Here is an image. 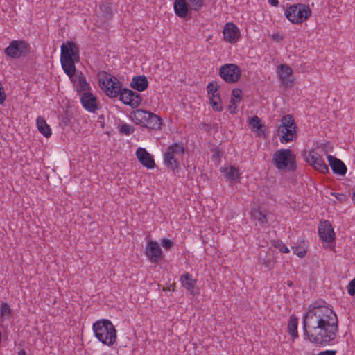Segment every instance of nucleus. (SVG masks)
I'll return each mask as SVG.
<instances>
[{"instance_id": "c9c22d12", "label": "nucleus", "mask_w": 355, "mask_h": 355, "mask_svg": "<svg viewBox=\"0 0 355 355\" xmlns=\"http://www.w3.org/2000/svg\"><path fill=\"white\" fill-rule=\"evenodd\" d=\"M11 309L9 304L6 302H3L1 305V317L3 320L6 318V316H8L11 313Z\"/></svg>"}, {"instance_id": "c03bdc74", "label": "nucleus", "mask_w": 355, "mask_h": 355, "mask_svg": "<svg viewBox=\"0 0 355 355\" xmlns=\"http://www.w3.org/2000/svg\"><path fill=\"white\" fill-rule=\"evenodd\" d=\"M241 90L238 88H235L232 91V96L238 99L239 101L241 99Z\"/></svg>"}, {"instance_id": "c85d7f7f", "label": "nucleus", "mask_w": 355, "mask_h": 355, "mask_svg": "<svg viewBox=\"0 0 355 355\" xmlns=\"http://www.w3.org/2000/svg\"><path fill=\"white\" fill-rule=\"evenodd\" d=\"M100 10L101 12V18L103 20H108L112 17V10L110 6L107 3H103L100 5Z\"/></svg>"}, {"instance_id": "412c9836", "label": "nucleus", "mask_w": 355, "mask_h": 355, "mask_svg": "<svg viewBox=\"0 0 355 355\" xmlns=\"http://www.w3.org/2000/svg\"><path fill=\"white\" fill-rule=\"evenodd\" d=\"M181 282L182 286L191 292V294L195 295L196 293L194 291L195 286H196V280L193 279L192 275L189 272H187L184 275L181 276Z\"/></svg>"}, {"instance_id": "79ce46f5", "label": "nucleus", "mask_w": 355, "mask_h": 355, "mask_svg": "<svg viewBox=\"0 0 355 355\" xmlns=\"http://www.w3.org/2000/svg\"><path fill=\"white\" fill-rule=\"evenodd\" d=\"M347 293L351 296L355 295V277L349 282L347 286Z\"/></svg>"}, {"instance_id": "20e7f679", "label": "nucleus", "mask_w": 355, "mask_h": 355, "mask_svg": "<svg viewBox=\"0 0 355 355\" xmlns=\"http://www.w3.org/2000/svg\"><path fill=\"white\" fill-rule=\"evenodd\" d=\"M297 125L292 115L284 116L277 129V135L279 137L280 142L286 144L295 141L297 137Z\"/></svg>"}, {"instance_id": "a211bd4d", "label": "nucleus", "mask_w": 355, "mask_h": 355, "mask_svg": "<svg viewBox=\"0 0 355 355\" xmlns=\"http://www.w3.org/2000/svg\"><path fill=\"white\" fill-rule=\"evenodd\" d=\"M148 81L145 76H134L130 82V87L138 92H143L147 89Z\"/></svg>"}, {"instance_id": "c756f323", "label": "nucleus", "mask_w": 355, "mask_h": 355, "mask_svg": "<svg viewBox=\"0 0 355 355\" xmlns=\"http://www.w3.org/2000/svg\"><path fill=\"white\" fill-rule=\"evenodd\" d=\"M77 78H78V92H86L90 89L89 84L87 82L86 78L82 72H80V73L77 76Z\"/></svg>"}, {"instance_id": "ea45409f", "label": "nucleus", "mask_w": 355, "mask_h": 355, "mask_svg": "<svg viewBox=\"0 0 355 355\" xmlns=\"http://www.w3.org/2000/svg\"><path fill=\"white\" fill-rule=\"evenodd\" d=\"M293 250L294 254H295L300 258L304 257L306 254V250L300 246L293 247Z\"/></svg>"}, {"instance_id": "f03ea898", "label": "nucleus", "mask_w": 355, "mask_h": 355, "mask_svg": "<svg viewBox=\"0 0 355 355\" xmlns=\"http://www.w3.org/2000/svg\"><path fill=\"white\" fill-rule=\"evenodd\" d=\"M79 48L73 42L67 41L61 46L60 62L64 73L71 79L76 73L75 63L79 62Z\"/></svg>"}, {"instance_id": "09e8293b", "label": "nucleus", "mask_w": 355, "mask_h": 355, "mask_svg": "<svg viewBox=\"0 0 355 355\" xmlns=\"http://www.w3.org/2000/svg\"><path fill=\"white\" fill-rule=\"evenodd\" d=\"M268 2L270 3L272 6H277L279 5V1L278 0H268Z\"/></svg>"}, {"instance_id": "37998d69", "label": "nucleus", "mask_w": 355, "mask_h": 355, "mask_svg": "<svg viewBox=\"0 0 355 355\" xmlns=\"http://www.w3.org/2000/svg\"><path fill=\"white\" fill-rule=\"evenodd\" d=\"M162 245L166 250L170 249L174 245V243L168 239H163L162 240Z\"/></svg>"}, {"instance_id": "58836bf2", "label": "nucleus", "mask_w": 355, "mask_h": 355, "mask_svg": "<svg viewBox=\"0 0 355 355\" xmlns=\"http://www.w3.org/2000/svg\"><path fill=\"white\" fill-rule=\"evenodd\" d=\"M273 245L283 253H288L289 252L288 248L279 240L273 241Z\"/></svg>"}, {"instance_id": "3c124183", "label": "nucleus", "mask_w": 355, "mask_h": 355, "mask_svg": "<svg viewBox=\"0 0 355 355\" xmlns=\"http://www.w3.org/2000/svg\"><path fill=\"white\" fill-rule=\"evenodd\" d=\"M322 150L326 153H328V149H327V144H322Z\"/></svg>"}, {"instance_id": "393cba45", "label": "nucleus", "mask_w": 355, "mask_h": 355, "mask_svg": "<svg viewBox=\"0 0 355 355\" xmlns=\"http://www.w3.org/2000/svg\"><path fill=\"white\" fill-rule=\"evenodd\" d=\"M297 324V318L294 315H291L288 323V330L289 334L294 338L298 337Z\"/></svg>"}, {"instance_id": "1a4fd4ad", "label": "nucleus", "mask_w": 355, "mask_h": 355, "mask_svg": "<svg viewBox=\"0 0 355 355\" xmlns=\"http://www.w3.org/2000/svg\"><path fill=\"white\" fill-rule=\"evenodd\" d=\"M30 45L24 40H13L4 49V53L8 57L17 59L26 56L30 52Z\"/></svg>"}, {"instance_id": "9d476101", "label": "nucleus", "mask_w": 355, "mask_h": 355, "mask_svg": "<svg viewBox=\"0 0 355 355\" xmlns=\"http://www.w3.org/2000/svg\"><path fill=\"white\" fill-rule=\"evenodd\" d=\"M219 75L225 83H234L240 79L241 70L235 64H225L220 67Z\"/></svg>"}, {"instance_id": "4468645a", "label": "nucleus", "mask_w": 355, "mask_h": 355, "mask_svg": "<svg viewBox=\"0 0 355 355\" xmlns=\"http://www.w3.org/2000/svg\"><path fill=\"white\" fill-rule=\"evenodd\" d=\"M136 155L139 162L147 168H153L155 166V160L153 155H151L145 148H139L136 151Z\"/></svg>"}, {"instance_id": "a878e982", "label": "nucleus", "mask_w": 355, "mask_h": 355, "mask_svg": "<svg viewBox=\"0 0 355 355\" xmlns=\"http://www.w3.org/2000/svg\"><path fill=\"white\" fill-rule=\"evenodd\" d=\"M209 103L214 110L217 112L223 111V106L221 105V98L219 94L209 96Z\"/></svg>"}, {"instance_id": "b1692460", "label": "nucleus", "mask_w": 355, "mask_h": 355, "mask_svg": "<svg viewBox=\"0 0 355 355\" xmlns=\"http://www.w3.org/2000/svg\"><path fill=\"white\" fill-rule=\"evenodd\" d=\"M220 171L224 173L225 177L231 181H234L240 178L239 169L234 166L221 168Z\"/></svg>"}, {"instance_id": "49530a36", "label": "nucleus", "mask_w": 355, "mask_h": 355, "mask_svg": "<svg viewBox=\"0 0 355 355\" xmlns=\"http://www.w3.org/2000/svg\"><path fill=\"white\" fill-rule=\"evenodd\" d=\"M230 103V105L229 106V108L230 110L233 109V110H231V113L234 114V113H235V110L237 108L236 102L235 99L231 98Z\"/></svg>"}, {"instance_id": "2eb2a0df", "label": "nucleus", "mask_w": 355, "mask_h": 355, "mask_svg": "<svg viewBox=\"0 0 355 355\" xmlns=\"http://www.w3.org/2000/svg\"><path fill=\"white\" fill-rule=\"evenodd\" d=\"M224 40L230 44H234L239 37V29L233 23H227L223 29Z\"/></svg>"}, {"instance_id": "f704fd0d", "label": "nucleus", "mask_w": 355, "mask_h": 355, "mask_svg": "<svg viewBox=\"0 0 355 355\" xmlns=\"http://www.w3.org/2000/svg\"><path fill=\"white\" fill-rule=\"evenodd\" d=\"M249 124L252 128H256L258 130H261V128L263 127V125L261 123L260 119L256 116L251 117L249 119Z\"/></svg>"}, {"instance_id": "de8ad7c7", "label": "nucleus", "mask_w": 355, "mask_h": 355, "mask_svg": "<svg viewBox=\"0 0 355 355\" xmlns=\"http://www.w3.org/2000/svg\"><path fill=\"white\" fill-rule=\"evenodd\" d=\"M336 350H325L319 352L317 355H336Z\"/></svg>"}, {"instance_id": "864d4df0", "label": "nucleus", "mask_w": 355, "mask_h": 355, "mask_svg": "<svg viewBox=\"0 0 355 355\" xmlns=\"http://www.w3.org/2000/svg\"><path fill=\"white\" fill-rule=\"evenodd\" d=\"M286 284H287L289 287H291V286H293V282H291V280H288V281L286 282Z\"/></svg>"}, {"instance_id": "a18cd8bd", "label": "nucleus", "mask_w": 355, "mask_h": 355, "mask_svg": "<svg viewBox=\"0 0 355 355\" xmlns=\"http://www.w3.org/2000/svg\"><path fill=\"white\" fill-rule=\"evenodd\" d=\"M6 95L4 92V89L0 83V105L3 104L6 100Z\"/></svg>"}, {"instance_id": "6e6552de", "label": "nucleus", "mask_w": 355, "mask_h": 355, "mask_svg": "<svg viewBox=\"0 0 355 355\" xmlns=\"http://www.w3.org/2000/svg\"><path fill=\"white\" fill-rule=\"evenodd\" d=\"M184 153V148L182 144L175 143L169 146L164 154V164L173 171L179 169L180 164L178 157Z\"/></svg>"}, {"instance_id": "7c9ffc66", "label": "nucleus", "mask_w": 355, "mask_h": 355, "mask_svg": "<svg viewBox=\"0 0 355 355\" xmlns=\"http://www.w3.org/2000/svg\"><path fill=\"white\" fill-rule=\"evenodd\" d=\"M315 169L318 170V171L326 173H328L329 168L327 165L324 163V160L322 159V157L319 155V157L315 160V163L312 166Z\"/></svg>"}, {"instance_id": "e433bc0d", "label": "nucleus", "mask_w": 355, "mask_h": 355, "mask_svg": "<svg viewBox=\"0 0 355 355\" xmlns=\"http://www.w3.org/2000/svg\"><path fill=\"white\" fill-rule=\"evenodd\" d=\"M134 130L135 128L127 123H123L119 128L120 133L125 135H130L134 132Z\"/></svg>"}, {"instance_id": "dca6fc26", "label": "nucleus", "mask_w": 355, "mask_h": 355, "mask_svg": "<svg viewBox=\"0 0 355 355\" xmlns=\"http://www.w3.org/2000/svg\"><path fill=\"white\" fill-rule=\"evenodd\" d=\"M83 107L89 112H95L98 109L96 98L90 92H85L80 98Z\"/></svg>"}, {"instance_id": "0eeeda50", "label": "nucleus", "mask_w": 355, "mask_h": 355, "mask_svg": "<svg viewBox=\"0 0 355 355\" xmlns=\"http://www.w3.org/2000/svg\"><path fill=\"white\" fill-rule=\"evenodd\" d=\"M275 167L279 170L288 168L290 171H295V156L290 149H281L276 151L272 157Z\"/></svg>"}, {"instance_id": "6e6d98bb", "label": "nucleus", "mask_w": 355, "mask_h": 355, "mask_svg": "<svg viewBox=\"0 0 355 355\" xmlns=\"http://www.w3.org/2000/svg\"><path fill=\"white\" fill-rule=\"evenodd\" d=\"M352 200H353L354 203L355 204V191L353 193Z\"/></svg>"}, {"instance_id": "aec40b11", "label": "nucleus", "mask_w": 355, "mask_h": 355, "mask_svg": "<svg viewBox=\"0 0 355 355\" xmlns=\"http://www.w3.org/2000/svg\"><path fill=\"white\" fill-rule=\"evenodd\" d=\"M149 112L139 109L133 112L132 120L135 122V123L141 125L144 127H146V125L148 121V114Z\"/></svg>"}, {"instance_id": "f257e3e1", "label": "nucleus", "mask_w": 355, "mask_h": 355, "mask_svg": "<svg viewBox=\"0 0 355 355\" xmlns=\"http://www.w3.org/2000/svg\"><path fill=\"white\" fill-rule=\"evenodd\" d=\"M324 301L311 304L304 315V335L311 343L326 345L337 336L338 320L336 313L323 305Z\"/></svg>"}, {"instance_id": "423d86ee", "label": "nucleus", "mask_w": 355, "mask_h": 355, "mask_svg": "<svg viewBox=\"0 0 355 355\" xmlns=\"http://www.w3.org/2000/svg\"><path fill=\"white\" fill-rule=\"evenodd\" d=\"M312 14L309 5L303 3L293 4L285 11L286 17L293 24H302L307 20Z\"/></svg>"}, {"instance_id": "39448f33", "label": "nucleus", "mask_w": 355, "mask_h": 355, "mask_svg": "<svg viewBox=\"0 0 355 355\" xmlns=\"http://www.w3.org/2000/svg\"><path fill=\"white\" fill-rule=\"evenodd\" d=\"M99 85L101 88L110 98H116L120 95L122 83L114 76L105 71L99 74Z\"/></svg>"}, {"instance_id": "f8f14e48", "label": "nucleus", "mask_w": 355, "mask_h": 355, "mask_svg": "<svg viewBox=\"0 0 355 355\" xmlns=\"http://www.w3.org/2000/svg\"><path fill=\"white\" fill-rule=\"evenodd\" d=\"M146 255L151 263H157L163 257V252L157 242L153 240L148 241Z\"/></svg>"}, {"instance_id": "bb28decb", "label": "nucleus", "mask_w": 355, "mask_h": 355, "mask_svg": "<svg viewBox=\"0 0 355 355\" xmlns=\"http://www.w3.org/2000/svg\"><path fill=\"white\" fill-rule=\"evenodd\" d=\"M128 95H132L131 99L128 101V103L129 105L132 108L137 107L141 103L142 98L141 94L139 93H137L136 92L130 89V91L128 92Z\"/></svg>"}, {"instance_id": "5701e85b", "label": "nucleus", "mask_w": 355, "mask_h": 355, "mask_svg": "<svg viewBox=\"0 0 355 355\" xmlns=\"http://www.w3.org/2000/svg\"><path fill=\"white\" fill-rule=\"evenodd\" d=\"M36 122L40 132L45 137H49L51 135V130L50 126L46 123V120L44 118L39 116L37 119Z\"/></svg>"}, {"instance_id": "f3484780", "label": "nucleus", "mask_w": 355, "mask_h": 355, "mask_svg": "<svg viewBox=\"0 0 355 355\" xmlns=\"http://www.w3.org/2000/svg\"><path fill=\"white\" fill-rule=\"evenodd\" d=\"M329 164L333 172L337 175H344L347 172V167L344 162L332 155H328Z\"/></svg>"}, {"instance_id": "a19ab883", "label": "nucleus", "mask_w": 355, "mask_h": 355, "mask_svg": "<svg viewBox=\"0 0 355 355\" xmlns=\"http://www.w3.org/2000/svg\"><path fill=\"white\" fill-rule=\"evenodd\" d=\"M194 10H198L203 5L204 0H188Z\"/></svg>"}, {"instance_id": "4c0bfd02", "label": "nucleus", "mask_w": 355, "mask_h": 355, "mask_svg": "<svg viewBox=\"0 0 355 355\" xmlns=\"http://www.w3.org/2000/svg\"><path fill=\"white\" fill-rule=\"evenodd\" d=\"M219 86L217 82L213 81L208 84L207 90L209 96L216 94V92L218 90Z\"/></svg>"}, {"instance_id": "4be33fe9", "label": "nucleus", "mask_w": 355, "mask_h": 355, "mask_svg": "<svg viewBox=\"0 0 355 355\" xmlns=\"http://www.w3.org/2000/svg\"><path fill=\"white\" fill-rule=\"evenodd\" d=\"M174 10L178 17H185L188 13L187 4L185 0H175L174 2Z\"/></svg>"}, {"instance_id": "ddd939ff", "label": "nucleus", "mask_w": 355, "mask_h": 355, "mask_svg": "<svg viewBox=\"0 0 355 355\" xmlns=\"http://www.w3.org/2000/svg\"><path fill=\"white\" fill-rule=\"evenodd\" d=\"M318 234L322 241L330 243L335 239L332 225L328 220L320 221L318 225Z\"/></svg>"}, {"instance_id": "7ed1b4c3", "label": "nucleus", "mask_w": 355, "mask_h": 355, "mask_svg": "<svg viewBox=\"0 0 355 355\" xmlns=\"http://www.w3.org/2000/svg\"><path fill=\"white\" fill-rule=\"evenodd\" d=\"M92 328L96 338L103 344L111 346L116 342V330L109 320L96 321Z\"/></svg>"}, {"instance_id": "473e14b6", "label": "nucleus", "mask_w": 355, "mask_h": 355, "mask_svg": "<svg viewBox=\"0 0 355 355\" xmlns=\"http://www.w3.org/2000/svg\"><path fill=\"white\" fill-rule=\"evenodd\" d=\"M319 157V155L315 153L313 150H310L307 153H304V158L306 162L309 163L311 166H313L315 163L317 158Z\"/></svg>"}, {"instance_id": "603ef678", "label": "nucleus", "mask_w": 355, "mask_h": 355, "mask_svg": "<svg viewBox=\"0 0 355 355\" xmlns=\"http://www.w3.org/2000/svg\"><path fill=\"white\" fill-rule=\"evenodd\" d=\"M18 355H27V354H26V352H25V350L21 349L18 352Z\"/></svg>"}, {"instance_id": "2f4dec72", "label": "nucleus", "mask_w": 355, "mask_h": 355, "mask_svg": "<svg viewBox=\"0 0 355 355\" xmlns=\"http://www.w3.org/2000/svg\"><path fill=\"white\" fill-rule=\"evenodd\" d=\"M252 215L253 218L258 220L261 225L267 223L268 222L266 215L259 209L254 210Z\"/></svg>"}, {"instance_id": "8fccbe9b", "label": "nucleus", "mask_w": 355, "mask_h": 355, "mask_svg": "<svg viewBox=\"0 0 355 355\" xmlns=\"http://www.w3.org/2000/svg\"><path fill=\"white\" fill-rule=\"evenodd\" d=\"M272 38H273L274 40H277V41H279V40H282V37H280L279 34H274V35H272Z\"/></svg>"}, {"instance_id": "5fc2aeb1", "label": "nucleus", "mask_w": 355, "mask_h": 355, "mask_svg": "<svg viewBox=\"0 0 355 355\" xmlns=\"http://www.w3.org/2000/svg\"><path fill=\"white\" fill-rule=\"evenodd\" d=\"M340 198L337 197V198H338L339 200H340V201H341V200H343L345 198V195H342V194H341V195H340Z\"/></svg>"}, {"instance_id": "6ab92c4d", "label": "nucleus", "mask_w": 355, "mask_h": 355, "mask_svg": "<svg viewBox=\"0 0 355 355\" xmlns=\"http://www.w3.org/2000/svg\"><path fill=\"white\" fill-rule=\"evenodd\" d=\"M148 121L146 125V128L160 130L162 126V119L157 114L149 112L148 114Z\"/></svg>"}, {"instance_id": "cd10ccee", "label": "nucleus", "mask_w": 355, "mask_h": 355, "mask_svg": "<svg viewBox=\"0 0 355 355\" xmlns=\"http://www.w3.org/2000/svg\"><path fill=\"white\" fill-rule=\"evenodd\" d=\"M259 262L260 263L264 265L266 267L268 268H271L273 267L274 265V261L273 257L271 254L264 253L262 254L261 252L259 254Z\"/></svg>"}, {"instance_id": "72a5a7b5", "label": "nucleus", "mask_w": 355, "mask_h": 355, "mask_svg": "<svg viewBox=\"0 0 355 355\" xmlns=\"http://www.w3.org/2000/svg\"><path fill=\"white\" fill-rule=\"evenodd\" d=\"M130 91L129 89L123 88L119 95V99L125 105H129L128 101H130L132 95H128V92Z\"/></svg>"}, {"instance_id": "9b49d317", "label": "nucleus", "mask_w": 355, "mask_h": 355, "mask_svg": "<svg viewBox=\"0 0 355 355\" xmlns=\"http://www.w3.org/2000/svg\"><path fill=\"white\" fill-rule=\"evenodd\" d=\"M277 70L282 84L287 88L293 87L294 76L292 69L286 64H282L277 67Z\"/></svg>"}]
</instances>
